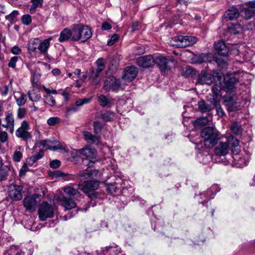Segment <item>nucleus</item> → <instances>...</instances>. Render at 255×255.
Wrapping results in <instances>:
<instances>
[{
	"label": "nucleus",
	"instance_id": "obj_21",
	"mask_svg": "<svg viewBox=\"0 0 255 255\" xmlns=\"http://www.w3.org/2000/svg\"><path fill=\"white\" fill-rule=\"evenodd\" d=\"M239 15L238 10L236 8L231 7L225 11L224 17L227 20H233L237 19Z\"/></svg>",
	"mask_w": 255,
	"mask_h": 255
},
{
	"label": "nucleus",
	"instance_id": "obj_7",
	"mask_svg": "<svg viewBox=\"0 0 255 255\" xmlns=\"http://www.w3.org/2000/svg\"><path fill=\"white\" fill-rule=\"evenodd\" d=\"M173 40L177 42L175 45L180 48H185L192 45L197 41V38L195 37L181 35L174 37Z\"/></svg>",
	"mask_w": 255,
	"mask_h": 255
},
{
	"label": "nucleus",
	"instance_id": "obj_45",
	"mask_svg": "<svg viewBox=\"0 0 255 255\" xmlns=\"http://www.w3.org/2000/svg\"><path fill=\"white\" fill-rule=\"evenodd\" d=\"M26 110L24 108H19L17 110V118L19 119H22L25 118L26 116Z\"/></svg>",
	"mask_w": 255,
	"mask_h": 255
},
{
	"label": "nucleus",
	"instance_id": "obj_14",
	"mask_svg": "<svg viewBox=\"0 0 255 255\" xmlns=\"http://www.w3.org/2000/svg\"><path fill=\"white\" fill-rule=\"evenodd\" d=\"M91 98H83L77 100L75 102V105H72L66 108L65 114L68 116L72 113L76 112L78 110V107H80L84 104L89 103L91 101Z\"/></svg>",
	"mask_w": 255,
	"mask_h": 255
},
{
	"label": "nucleus",
	"instance_id": "obj_52",
	"mask_svg": "<svg viewBox=\"0 0 255 255\" xmlns=\"http://www.w3.org/2000/svg\"><path fill=\"white\" fill-rule=\"evenodd\" d=\"M216 108L217 113L219 117H223L225 114L224 112L221 108L220 103L218 104L217 105H214Z\"/></svg>",
	"mask_w": 255,
	"mask_h": 255
},
{
	"label": "nucleus",
	"instance_id": "obj_28",
	"mask_svg": "<svg viewBox=\"0 0 255 255\" xmlns=\"http://www.w3.org/2000/svg\"><path fill=\"white\" fill-rule=\"evenodd\" d=\"M198 110L202 113L210 112L212 110L210 105L207 104L205 101L202 100L198 103Z\"/></svg>",
	"mask_w": 255,
	"mask_h": 255
},
{
	"label": "nucleus",
	"instance_id": "obj_20",
	"mask_svg": "<svg viewBox=\"0 0 255 255\" xmlns=\"http://www.w3.org/2000/svg\"><path fill=\"white\" fill-rule=\"evenodd\" d=\"M214 47L219 55L226 56L229 51V49L223 41H219L214 44Z\"/></svg>",
	"mask_w": 255,
	"mask_h": 255
},
{
	"label": "nucleus",
	"instance_id": "obj_41",
	"mask_svg": "<svg viewBox=\"0 0 255 255\" xmlns=\"http://www.w3.org/2000/svg\"><path fill=\"white\" fill-rule=\"evenodd\" d=\"M231 129L236 134H240L242 132V127L237 123H234L232 124Z\"/></svg>",
	"mask_w": 255,
	"mask_h": 255
},
{
	"label": "nucleus",
	"instance_id": "obj_37",
	"mask_svg": "<svg viewBox=\"0 0 255 255\" xmlns=\"http://www.w3.org/2000/svg\"><path fill=\"white\" fill-rule=\"evenodd\" d=\"M98 102L102 107H105L111 102V100L104 95H100L98 96Z\"/></svg>",
	"mask_w": 255,
	"mask_h": 255
},
{
	"label": "nucleus",
	"instance_id": "obj_39",
	"mask_svg": "<svg viewBox=\"0 0 255 255\" xmlns=\"http://www.w3.org/2000/svg\"><path fill=\"white\" fill-rule=\"evenodd\" d=\"M97 68L96 69V71L100 73L102 72L105 68V65L104 64V60L102 58H98L96 62Z\"/></svg>",
	"mask_w": 255,
	"mask_h": 255
},
{
	"label": "nucleus",
	"instance_id": "obj_9",
	"mask_svg": "<svg viewBox=\"0 0 255 255\" xmlns=\"http://www.w3.org/2000/svg\"><path fill=\"white\" fill-rule=\"evenodd\" d=\"M121 87L120 81L115 77H109L105 81L103 89L106 91H118Z\"/></svg>",
	"mask_w": 255,
	"mask_h": 255
},
{
	"label": "nucleus",
	"instance_id": "obj_60",
	"mask_svg": "<svg viewBox=\"0 0 255 255\" xmlns=\"http://www.w3.org/2000/svg\"><path fill=\"white\" fill-rule=\"evenodd\" d=\"M8 137L7 133L6 131H1L0 132V141L2 142H5Z\"/></svg>",
	"mask_w": 255,
	"mask_h": 255
},
{
	"label": "nucleus",
	"instance_id": "obj_35",
	"mask_svg": "<svg viewBox=\"0 0 255 255\" xmlns=\"http://www.w3.org/2000/svg\"><path fill=\"white\" fill-rule=\"evenodd\" d=\"M213 77L215 81H219L220 85H222L223 80L225 79L224 74L219 70L214 71L213 72Z\"/></svg>",
	"mask_w": 255,
	"mask_h": 255
},
{
	"label": "nucleus",
	"instance_id": "obj_46",
	"mask_svg": "<svg viewBox=\"0 0 255 255\" xmlns=\"http://www.w3.org/2000/svg\"><path fill=\"white\" fill-rule=\"evenodd\" d=\"M60 122L58 117H51L47 120V123L50 126H54L58 124Z\"/></svg>",
	"mask_w": 255,
	"mask_h": 255
},
{
	"label": "nucleus",
	"instance_id": "obj_43",
	"mask_svg": "<svg viewBox=\"0 0 255 255\" xmlns=\"http://www.w3.org/2000/svg\"><path fill=\"white\" fill-rule=\"evenodd\" d=\"M114 113L112 112H108L100 115V118L103 120L105 122L112 121V116H114Z\"/></svg>",
	"mask_w": 255,
	"mask_h": 255
},
{
	"label": "nucleus",
	"instance_id": "obj_32",
	"mask_svg": "<svg viewBox=\"0 0 255 255\" xmlns=\"http://www.w3.org/2000/svg\"><path fill=\"white\" fill-rule=\"evenodd\" d=\"M99 74V72L94 69H92L90 71L89 77L93 84L97 85L99 83L100 80L98 79Z\"/></svg>",
	"mask_w": 255,
	"mask_h": 255
},
{
	"label": "nucleus",
	"instance_id": "obj_11",
	"mask_svg": "<svg viewBox=\"0 0 255 255\" xmlns=\"http://www.w3.org/2000/svg\"><path fill=\"white\" fill-rule=\"evenodd\" d=\"M222 86L214 85L212 88V94L208 97V101L213 105H217L221 99V89Z\"/></svg>",
	"mask_w": 255,
	"mask_h": 255
},
{
	"label": "nucleus",
	"instance_id": "obj_56",
	"mask_svg": "<svg viewBox=\"0 0 255 255\" xmlns=\"http://www.w3.org/2000/svg\"><path fill=\"white\" fill-rule=\"evenodd\" d=\"M90 177H100L101 176V173L98 170H89Z\"/></svg>",
	"mask_w": 255,
	"mask_h": 255
},
{
	"label": "nucleus",
	"instance_id": "obj_5",
	"mask_svg": "<svg viewBox=\"0 0 255 255\" xmlns=\"http://www.w3.org/2000/svg\"><path fill=\"white\" fill-rule=\"evenodd\" d=\"M40 220L45 221L47 218H52L54 216V209L50 204L43 202L40 205L38 211Z\"/></svg>",
	"mask_w": 255,
	"mask_h": 255
},
{
	"label": "nucleus",
	"instance_id": "obj_58",
	"mask_svg": "<svg viewBox=\"0 0 255 255\" xmlns=\"http://www.w3.org/2000/svg\"><path fill=\"white\" fill-rule=\"evenodd\" d=\"M61 162L59 160H53L50 163V166L53 168H57L60 166Z\"/></svg>",
	"mask_w": 255,
	"mask_h": 255
},
{
	"label": "nucleus",
	"instance_id": "obj_24",
	"mask_svg": "<svg viewBox=\"0 0 255 255\" xmlns=\"http://www.w3.org/2000/svg\"><path fill=\"white\" fill-rule=\"evenodd\" d=\"M52 40L50 37L47 39L44 40L42 42L40 40L38 50L42 54H45L47 52L48 49L50 46V41Z\"/></svg>",
	"mask_w": 255,
	"mask_h": 255
},
{
	"label": "nucleus",
	"instance_id": "obj_54",
	"mask_svg": "<svg viewBox=\"0 0 255 255\" xmlns=\"http://www.w3.org/2000/svg\"><path fill=\"white\" fill-rule=\"evenodd\" d=\"M77 176L79 177L83 178V179H86L90 177L89 170L80 171L77 175Z\"/></svg>",
	"mask_w": 255,
	"mask_h": 255
},
{
	"label": "nucleus",
	"instance_id": "obj_62",
	"mask_svg": "<svg viewBox=\"0 0 255 255\" xmlns=\"http://www.w3.org/2000/svg\"><path fill=\"white\" fill-rule=\"evenodd\" d=\"M111 25L107 22H103L102 25V29L103 30H109L111 29Z\"/></svg>",
	"mask_w": 255,
	"mask_h": 255
},
{
	"label": "nucleus",
	"instance_id": "obj_50",
	"mask_svg": "<svg viewBox=\"0 0 255 255\" xmlns=\"http://www.w3.org/2000/svg\"><path fill=\"white\" fill-rule=\"evenodd\" d=\"M224 104L226 106L227 105H229V104L232 103H234V102L236 101L233 97L230 96H225L224 98Z\"/></svg>",
	"mask_w": 255,
	"mask_h": 255
},
{
	"label": "nucleus",
	"instance_id": "obj_23",
	"mask_svg": "<svg viewBox=\"0 0 255 255\" xmlns=\"http://www.w3.org/2000/svg\"><path fill=\"white\" fill-rule=\"evenodd\" d=\"M224 85L222 84L221 86L224 91L227 92L233 89L236 83L237 82V80L235 78H231L227 80L225 79L224 80Z\"/></svg>",
	"mask_w": 255,
	"mask_h": 255
},
{
	"label": "nucleus",
	"instance_id": "obj_34",
	"mask_svg": "<svg viewBox=\"0 0 255 255\" xmlns=\"http://www.w3.org/2000/svg\"><path fill=\"white\" fill-rule=\"evenodd\" d=\"M208 121L209 120L207 117L199 118L194 122V126L196 128H199L201 127L208 124Z\"/></svg>",
	"mask_w": 255,
	"mask_h": 255
},
{
	"label": "nucleus",
	"instance_id": "obj_10",
	"mask_svg": "<svg viewBox=\"0 0 255 255\" xmlns=\"http://www.w3.org/2000/svg\"><path fill=\"white\" fill-rule=\"evenodd\" d=\"M23 186L21 185H17L15 184H10L8 189V193L9 197L15 201H18L22 199V195L21 191Z\"/></svg>",
	"mask_w": 255,
	"mask_h": 255
},
{
	"label": "nucleus",
	"instance_id": "obj_12",
	"mask_svg": "<svg viewBox=\"0 0 255 255\" xmlns=\"http://www.w3.org/2000/svg\"><path fill=\"white\" fill-rule=\"evenodd\" d=\"M136 64L142 68H148L154 66L155 60L151 55H144L136 59Z\"/></svg>",
	"mask_w": 255,
	"mask_h": 255
},
{
	"label": "nucleus",
	"instance_id": "obj_44",
	"mask_svg": "<svg viewBox=\"0 0 255 255\" xmlns=\"http://www.w3.org/2000/svg\"><path fill=\"white\" fill-rule=\"evenodd\" d=\"M45 103L51 107H53L56 105L55 99L50 95H47L45 97Z\"/></svg>",
	"mask_w": 255,
	"mask_h": 255
},
{
	"label": "nucleus",
	"instance_id": "obj_25",
	"mask_svg": "<svg viewBox=\"0 0 255 255\" xmlns=\"http://www.w3.org/2000/svg\"><path fill=\"white\" fill-rule=\"evenodd\" d=\"M39 42L40 39L37 38L31 39L29 40L27 44V49L29 53H31L35 51L36 49H38Z\"/></svg>",
	"mask_w": 255,
	"mask_h": 255
},
{
	"label": "nucleus",
	"instance_id": "obj_48",
	"mask_svg": "<svg viewBox=\"0 0 255 255\" xmlns=\"http://www.w3.org/2000/svg\"><path fill=\"white\" fill-rule=\"evenodd\" d=\"M107 187L111 194H115L117 192V190L118 189L115 183H107Z\"/></svg>",
	"mask_w": 255,
	"mask_h": 255
},
{
	"label": "nucleus",
	"instance_id": "obj_8",
	"mask_svg": "<svg viewBox=\"0 0 255 255\" xmlns=\"http://www.w3.org/2000/svg\"><path fill=\"white\" fill-rule=\"evenodd\" d=\"M78 189L85 194L97 189L99 187V182L97 180H88L78 184Z\"/></svg>",
	"mask_w": 255,
	"mask_h": 255
},
{
	"label": "nucleus",
	"instance_id": "obj_36",
	"mask_svg": "<svg viewBox=\"0 0 255 255\" xmlns=\"http://www.w3.org/2000/svg\"><path fill=\"white\" fill-rule=\"evenodd\" d=\"M104 125L99 121H95L93 123L94 132L96 134H99L101 131Z\"/></svg>",
	"mask_w": 255,
	"mask_h": 255
},
{
	"label": "nucleus",
	"instance_id": "obj_51",
	"mask_svg": "<svg viewBox=\"0 0 255 255\" xmlns=\"http://www.w3.org/2000/svg\"><path fill=\"white\" fill-rule=\"evenodd\" d=\"M18 60V57L17 56H13L11 57L8 64V66L9 67L14 68L16 66V63Z\"/></svg>",
	"mask_w": 255,
	"mask_h": 255
},
{
	"label": "nucleus",
	"instance_id": "obj_42",
	"mask_svg": "<svg viewBox=\"0 0 255 255\" xmlns=\"http://www.w3.org/2000/svg\"><path fill=\"white\" fill-rule=\"evenodd\" d=\"M19 14V12L17 10L12 11L9 14L5 16V19L9 21L10 23H13L15 18Z\"/></svg>",
	"mask_w": 255,
	"mask_h": 255
},
{
	"label": "nucleus",
	"instance_id": "obj_40",
	"mask_svg": "<svg viewBox=\"0 0 255 255\" xmlns=\"http://www.w3.org/2000/svg\"><path fill=\"white\" fill-rule=\"evenodd\" d=\"M214 58L218 66L223 67L227 65V58L225 56L222 58L214 57Z\"/></svg>",
	"mask_w": 255,
	"mask_h": 255
},
{
	"label": "nucleus",
	"instance_id": "obj_29",
	"mask_svg": "<svg viewBox=\"0 0 255 255\" xmlns=\"http://www.w3.org/2000/svg\"><path fill=\"white\" fill-rule=\"evenodd\" d=\"M4 120L6 123L10 126V133H12L14 128V119L13 115L10 113H6Z\"/></svg>",
	"mask_w": 255,
	"mask_h": 255
},
{
	"label": "nucleus",
	"instance_id": "obj_33",
	"mask_svg": "<svg viewBox=\"0 0 255 255\" xmlns=\"http://www.w3.org/2000/svg\"><path fill=\"white\" fill-rule=\"evenodd\" d=\"M241 12L245 18L249 19L255 15V9H250L247 8H243Z\"/></svg>",
	"mask_w": 255,
	"mask_h": 255
},
{
	"label": "nucleus",
	"instance_id": "obj_19",
	"mask_svg": "<svg viewBox=\"0 0 255 255\" xmlns=\"http://www.w3.org/2000/svg\"><path fill=\"white\" fill-rule=\"evenodd\" d=\"M83 134L85 140L89 143L98 145L100 143V136L98 134H93L91 132L84 131Z\"/></svg>",
	"mask_w": 255,
	"mask_h": 255
},
{
	"label": "nucleus",
	"instance_id": "obj_31",
	"mask_svg": "<svg viewBox=\"0 0 255 255\" xmlns=\"http://www.w3.org/2000/svg\"><path fill=\"white\" fill-rule=\"evenodd\" d=\"M44 155L43 151L40 150L39 152L35 153L34 155L27 159L28 164L33 165L37 160L41 158Z\"/></svg>",
	"mask_w": 255,
	"mask_h": 255
},
{
	"label": "nucleus",
	"instance_id": "obj_59",
	"mask_svg": "<svg viewBox=\"0 0 255 255\" xmlns=\"http://www.w3.org/2000/svg\"><path fill=\"white\" fill-rule=\"evenodd\" d=\"M8 175L7 172L3 169H0V182L5 180Z\"/></svg>",
	"mask_w": 255,
	"mask_h": 255
},
{
	"label": "nucleus",
	"instance_id": "obj_3",
	"mask_svg": "<svg viewBox=\"0 0 255 255\" xmlns=\"http://www.w3.org/2000/svg\"><path fill=\"white\" fill-rule=\"evenodd\" d=\"M155 64L160 69L161 73L163 75L167 74L168 72L171 69V66L169 65L170 62H175V60L170 56H164L159 55L154 59Z\"/></svg>",
	"mask_w": 255,
	"mask_h": 255
},
{
	"label": "nucleus",
	"instance_id": "obj_30",
	"mask_svg": "<svg viewBox=\"0 0 255 255\" xmlns=\"http://www.w3.org/2000/svg\"><path fill=\"white\" fill-rule=\"evenodd\" d=\"M241 25L238 23L232 24L228 27V31L231 34H237L242 31Z\"/></svg>",
	"mask_w": 255,
	"mask_h": 255
},
{
	"label": "nucleus",
	"instance_id": "obj_22",
	"mask_svg": "<svg viewBox=\"0 0 255 255\" xmlns=\"http://www.w3.org/2000/svg\"><path fill=\"white\" fill-rule=\"evenodd\" d=\"M64 192L71 197H75L76 200L81 198V194L78 189L70 185H67L63 188Z\"/></svg>",
	"mask_w": 255,
	"mask_h": 255
},
{
	"label": "nucleus",
	"instance_id": "obj_2",
	"mask_svg": "<svg viewBox=\"0 0 255 255\" xmlns=\"http://www.w3.org/2000/svg\"><path fill=\"white\" fill-rule=\"evenodd\" d=\"M92 33L87 25L74 24L72 27V40L85 42L92 37Z\"/></svg>",
	"mask_w": 255,
	"mask_h": 255
},
{
	"label": "nucleus",
	"instance_id": "obj_27",
	"mask_svg": "<svg viewBox=\"0 0 255 255\" xmlns=\"http://www.w3.org/2000/svg\"><path fill=\"white\" fill-rule=\"evenodd\" d=\"M28 95L29 99L32 102L38 101L41 98L40 91L37 88H34L29 91L28 93Z\"/></svg>",
	"mask_w": 255,
	"mask_h": 255
},
{
	"label": "nucleus",
	"instance_id": "obj_53",
	"mask_svg": "<svg viewBox=\"0 0 255 255\" xmlns=\"http://www.w3.org/2000/svg\"><path fill=\"white\" fill-rule=\"evenodd\" d=\"M22 157V153L18 151H15L13 155V160L15 162H19Z\"/></svg>",
	"mask_w": 255,
	"mask_h": 255
},
{
	"label": "nucleus",
	"instance_id": "obj_1",
	"mask_svg": "<svg viewBox=\"0 0 255 255\" xmlns=\"http://www.w3.org/2000/svg\"><path fill=\"white\" fill-rule=\"evenodd\" d=\"M201 136L207 148H212L220 138L219 132L212 127L204 128L201 131Z\"/></svg>",
	"mask_w": 255,
	"mask_h": 255
},
{
	"label": "nucleus",
	"instance_id": "obj_57",
	"mask_svg": "<svg viewBox=\"0 0 255 255\" xmlns=\"http://www.w3.org/2000/svg\"><path fill=\"white\" fill-rule=\"evenodd\" d=\"M118 38H119V36H118V34H114L112 36L110 40H109L108 42L107 45L108 46L113 45L118 40Z\"/></svg>",
	"mask_w": 255,
	"mask_h": 255
},
{
	"label": "nucleus",
	"instance_id": "obj_16",
	"mask_svg": "<svg viewBox=\"0 0 255 255\" xmlns=\"http://www.w3.org/2000/svg\"><path fill=\"white\" fill-rule=\"evenodd\" d=\"M37 201L33 196H26L23 201V204L27 211L32 212L35 210L37 206Z\"/></svg>",
	"mask_w": 255,
	"mask_h": 255
},
{
	"label": "nucleus",
	"instance_id": "obj_18",
	"mask_svg": "<svg viewBox=\"0 0 255 255\" xmlns=\"http://www.w3.org/2000/svg\"><path fill=\"white\" fill-rule=\"evenodd\" d=\"M57 200L60 202L61 205L66 210H71L76 207V203L71 198L62 196L61 198L58 197Z\"/></svg>",
	"mask_w": 255,
	"mask_h": 255
},
{
	"label": "nucleus",
	"instance_id": "obj_15",
	"mask_svg": "<svg viewBox=\"0 0 255 255\" xmlns=\"http://www.w3.org/2000/svg\"><path fill=\"white\" fill-rule=\"evenodd\" d=\"M229 145L227 142H220L214 149L216 155L222 156L227 155L229 151Z\"/></svg>",
	"mask_w": 255,
	"mask_h": 255
},
{
	"label": "nucleus",
	"instance_id": "obj_49",
	"mask_svg": "<svg viewBox=\"0 0 255 255\" xmlns=\"http://www.w3.org/2000/svg\"><path fill=\"white\" fill-rule=\"evenodd\" d=\"M227 109L229 112H233L238 109V105L236 101L234 103L229 104V105L226 106Z\"/></svg>",
	"mask_w": 255,
	"mask_h": 255
},
{
	"label": "nucleus",
	"instance_id": "obj_6",
	"mask_svg": "<svg viewBox=\"0 0 255 255\" xmlns=\"http://www.w3.org/2000/svg\"><path fill=\"white\" fill-rule=\"evenodd\" d=\"M75 154V156L73 155V157L77 156V154L79 153L84 156L86 159L89 160L92 162H94L96 160L97 151L94 148H90L88 146L79 149H75L74 152H72V155Z\"/></svg>",
	"mask_w": 255,
	"mask_h": 255
},
{
	"label": "nucleus",
	"instance_id": "obj_13",
	"mask_svg": "<svg viewBox=\"0 0 255 255\" xmlns=\"http://www.w3.org/2000/svg\"><path fill=\"white\" fill-rule=\"evenodd\" d=\"M138 72V70L135 66H128L124 71L122 78L125 81L131 82L136 78Z\"/></svg>",
	"mask_w": 255,
	"mask_h": 255
},
{
	"label": "nucleus",
	"instance_id": "obj_64",
	"mask_svg": "<svg viewBox=\"0 0 255 255\" xmlns=\"http://www.w3.org/2000/svg\"><path fill=\"white\" fill-rule=\"evenodd\" d=\"M246 4L250 7L255 8V0L248 1L246 3Z\"/></svg>",
	"mask_w": 255,
	"mask_h": 255
},
{
	"label": "nucleus",
	"instance_id": "obj_47",
	"mask_svg": "<svg viewBox=\"0 0 255 255\" xmlns=\"http://www.w3.org/2000/svg\"><path fill=\"white\" fill-rule=\"evenodd\" d=\"M22 23L25 25H29L32 21L31 17L29 14L23 15L21 17Z\"/></svg>",
	"mask_w": 255,
	"mask_h": 255
},
{
	"label": "nucleus",
	"instance_id": "obj_61",
	"mask_svg": "<svg viewBox=\"0 0 255 255\" xmlns=\"http://www.w3.org/2000/svg\"><path fill=\"white\" fill-rule=\"evenodd\" d=\"M11 51L13 54L18 55L21 53V50L18 46H14L12 48Z\"/></svg>",
	"mask_w": 255,
	"mask_h": 255
},
{
	"label": "nucleus",
	"instance_id": "obj_55",
	"mask_svg": "<svg viewBox=\"0 0 255 255\" xmlns=\"http://www.w3.org/2000/svg\"><path fill=\"white\" fill-rule=\"evenodd\" d=\"M229 139L230 141L232 142L231 144L232 147H240L239 141L237 138H235L233 136H230Z\"/></svg>",
	"mask_w": 255,
	"mask_h": 255
},
{
	"label": "nucleus",
	"instance_id": "obj_26",
	"mask_svg": "<svg viewBox=\"0 0 255 255\" xmlns=\"http://www.w3.org/2000/svg\"><path fill=\"white\" fill-rule=\"evenodd\" d=\"M72 39V30H70L68 28L64 29L60 34L59 37V41L62 42L65 41H67L70 38Z\"/></svg>",
	"mask_w": 255,
	"mask_h": 255
},
{
	"label": "nucleus",
	"instance_id": "obj_4",
	"mask_svg": "<svg viewBox=\"0 0 255 255\" xmlns=\"http://www.w3.org/2000/svg\"><path fill=\"white\" fill-rule=\"evenodd\" d=\"M29 129L30 126L28 122L25 120L23 121L21 123L20 126L15 130L16 136L25 141H27L32 137L31 132L28 131Z\"/></svg>",
	"mask_w": 255,
	"mask_h": 255
},
{
	"label": "nucleus",
	"instance_id": "obj_63",
	"mask_svg": "<svg viewBox=\"0 0 255 255\" xmlns=\"http://www.w3.org/2000/svg\"><path fill=\"white\" fill-rule=\"evenodd\" d=\"M31 2L36 6L41 7L42 6L43 0H31Z\"/></svg>",
	"mask_w": 255,
	"mask_h": 255
},
{
	"label": "nucleus",
	"instance_id": "obj_17",
	"mask_svg": "<svg viewBox=\"0 0 255 255\" xmlns=\"http://www.w3.org/2000/svg\"><path fill=\"white\" fill-rule=\"evenodd\" d=\"M212 75L207 73L206 71L202 70L198 76L196 84L211 85L212 84Z\"/></svg>",
	"mask_w": 255,
	"mask_h": 255
},
{
	"label": "nucleus",
	"instance_id": "obj_38",
	"mask_svg": "<svg viewBox=\"0 0 255 255\" xmlns=\"http://www.w3.org/2000/svg\"><path fill=\"white\" fill-rule=\"evenodd\" d=\"M14 98L16 100V104L18 106H23L27 100V96L24 94H20V96L18 98H17L16 96H14Z\"/></svg>",
	"mask_w": 255,
	"mask_h": 255
}]
</instances>
